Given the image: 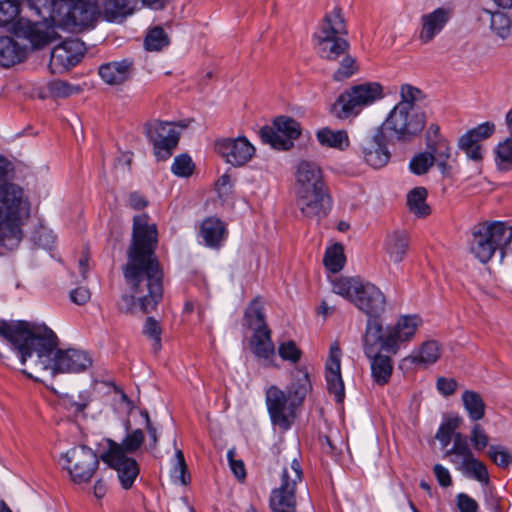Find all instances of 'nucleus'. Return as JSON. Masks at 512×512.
<instances>
[{
  "instance_id": "obj_1",
  "label": "nucleus",
  "mask_w": 512,
  "mask_h": 512,
  "mask_svg": "<svg viewBox=\"0 0 512 512\" xmlns=\"http://www.w3.org/2000/svg\"><path fill=\"white\" fill-rule=\"evenodd\" d=\"M157 228L148 224L146 214L133 219L132 241L127 250L123 276L129 294L121 296L118 308L125 314L154 311L163 297V272L155 254Z\"/></svg>"
},
{
  "instance_id": "obj_2",
  "label": "nucleus",
  "mask_w": 512,
  "mask_h": 512,
  "mask_svg": "<svg viewBox=\"0 0 512 512\" xmlns=\"http://www.w3.org/2000/svg\"><path fill=\"white\" fill-rule=\"evenodd\" d=\"M0 336L17 353L28 369L23 373L37 379L34 373L50 371L56 373H79L92 364L89 355L81 350H57L56 334L44 324L29 321L0 320Z\"/></svg>"
},
{
  "instance_id": "obj_3",
  "label": "nucleus",
  "mask_w": 512,
  "mask_h": 512,
  "mask_svg": "<svg viewBox=\"0 0 512 512\" xmlns=\"http://www.w3.org/2000/svg\"><path fill=\"white\" fill-rule=\"evenodd\" d=\"M125 429L126 435L121 442L107 439L108 448L101 454L100 459L117 472L121 487L130 489L139 475L140 468L129 454L141 449L145 435L140 428L132 429L129 422L125 423Z\"/></svg>"
},
{
  "instance_id": "obj_4",
  "label": "nucleus",
  "mask_w": 512,
  "mask_h": 512,
  "mask_svg": "<svg viewBox=\"0 0 512 512\" xmlns=\"http://www.w3.org/2000/svg\"><path fill=\"white\" fill-rule=\"evenodd\" d=\"M332 290L348 299L371 319L377 318L385 311L384 294L370 282H364L359 278L338 277L332 282Z\"/></svg>"
},
{
  "instance_id": "obj_5",
  "label": "nucleus",
  "mask_w": 512,
  "mask_h": 512,
  "mask_svg": "<svg viewBox=\"0 0 512 512\" xmlns=\"http://www.w3.org/2000/svg\"><path fill=\"white\" fill-rule=\"evenodd\" d=\"M347 27L340 8L327 13L314 34L315 49L318 55L328 61H337L349 52L350 44L345 38Z\"/></svg>"
},
{
  "instance_id": "obj_6",
  "label": "nucleus",
  "mask_w": 512,
  "mask_h": 512,
  "mask_svg": "<svg viewBox=\"0 0 512 512\" xmlns=\"http://www.w3.org/2000/svg\"><path fill=\"white\" fill-rule=\"evenodd\" d=\"M512 242V227L504 222H483L471 230L469 250L481 263H488L497 250Z\"/></svg>"
},
{
  "instance_id": "obj_7",
  "label": "nucleus",
  "mask_w": 512,
  "mask_h": 512,
  "mask_svg": "<svg viewBox=\"0 0 512 512\" xmlns=\"http://www.w3.org/2000/svg\"><path fill=\"white\" fill-rule=\"evenodd\" d=\"M55 10H48L46 20L66 29H85L93 27L101 14L103 5L98 0H69L56 2Z\"/></svg>"
},
{
  "instance_id": "obj_8",
  "label": "nucleus",
  "mask_w": 512,
  "mask_h": 512,
  "mask_svg": "<svg viewBox=\"0 0 512 512\" xmlns=\"http://www.w3.org/2000/svg\"><path fill=\"white\" fill-rule=\"evenodd\" d=\"M383 97L384 89L378 82L353 85L339 95L332 112L340 119L356 117L365 107L373 105Z\"/></svg>"
},
{
  "instance_id": "obj_9",
  "label": "nucleus",
  "mask_w": 512,
  "mask_h": 512,
  "mask_svg": "<svg viewBox=\"0 0 512 512\" xmlns=\"http://www.w3.org/2000/svg\"><path fill=\"white\" fill-rule=\"evenodd\" d=\"M426 125V115L418 109L394 106L379 127L390 139L409 142L422 132Z\"/></svg>"
},
{
  "instance_id": "obj_10",
  "label": "nucleus",
  "mask_w": 512,
  "mask_h": 512,
  "mask_svg": "<svg viewBox=\"0 0 512 512\" xmlns=\"http://www.w3.org/2000/svg\"><path fill=\"white\" fill-rule=\"evenodd\" d=\"M302 476L301 465L293 458L290 467L282 470L280 486L271 492L269 506L272 512H296V486Z\"/></svg>"
},
{
  "instance_id": "obj_11",
  "label": "nucleus",
  "mask_w": 512,
  "mask_h": 512,
  "mask_svg": "<svg viewBox=\"0 0 512 512\" xmlns=\"http://www.w3.org/2000/svg\"><path fill=\"white\" fill-rule=\"evenodd\" d=\"M62 467L76 483L89 482L99 467V457L89 447L80 445L69 449L60 458Z\"/></svg>"
},
{
  "instance_id": "obj_12",
  "label": "nucleus",
  "mask_w": 512,
  "mask_h": 512,
  "mask_svg": "<svg viewBox=\"0 0 512 512\" xmlns=\"http://www.w3.org/2000/svg\"><path fill=\"white\" fill-rule=\"evenodd\" d=\"M145 134L153 143L156 158L161 161L170 158L180 138L174 123L160 120L149 121L145 125Z\"/></svg>"
},
{
  "instance_id": "obj_13",
  "label": "nucleus",
  "mask_w": 512,
  "mask_h": 512,
  "mask_svg": "<svg viewBox=\"0 0 512 512\" xmlns=\"http://www.w3.org/2000/svg\"><path fill=\"white\" fill-rule=\"evenodd\" d=\"M295 194V205L301 216L319 223L332 209V198L328 188L316 189Z\"/></svg>"
},
{
  "instance_id": "obj_14",
  "label": "nucleus",
  "mask_w": 512,
  "mask_h": 512,
  "mask_svg": "<svg viewBox=\"0 0 512 512\" xmlns=\"http://www.w3.org/2000/svg\"><path fill=\"white\" fill-rule=\"evenodd\" d=\"M259 134L263 143L275 149L288 150L293 146V140L300 136L301 127L295 119L279 116L274 120L273 127L264 126Z\"/></svg>"
},
{
  "instance_id": "obj_15",
  "label": "nucleus",
  "mask_w": 512,
  "mask_h": 512,
  "mask_svg": "<svg viewBox=\"0 0 512 512\" xmlns=\"http://www.w3.org/2000/svg\"><path fill=\"white\" fill-rule=\"evenodd\" d=\"M215 150L226 163L234 167L246 165L255 154V147L243 136L218 139Z\"/></svg>"
},
{
  "instance_id": "obj_16",
  "label": "nucleus",
  "mask_w": 512,
  "mask_h": 512,
  "mask_svg": "<svg viewBox=\"0 0 512 512\" xmlns=\"http://www.w3.org/2000/svg\"><path fill=\"white\" fill-rule=\"evenodd\" d=\"M294 177V193L328 188L322 168L315 161H299L295 167Z\"/></svg>"
},
{
  "instance_id": "obj_17",
  "label": "nucleus",
  "mask_w": 512,
  "mask_h": 512,
  "mask_svg": "<svg viewBox=\"0 0 512 512\" xmlns=\"http://www.w3.org/2000/svg\"><path fill=\"white\" fill-rule=\"evenodd\" d=\"M85 52L84 43L79 39H68L54 47L51 52L50 67L69 70L76 66Z\"/></svg>"
},
{
  "instance_id": "obj_18",
  "label": "nucleus",
  "mask_w": 512,
  "mask_h": 512,
  "mask_svg": "<svg viewBox=\"0 0 512 512\" xmlns=\"http://www.w3.org/2000/svg\"><path fill=\"white\" fill-rule=\"evenodd\" d=\"M388 141H393V139H390L383 130L378 128L375 134L364 142L362 153L369 166L379 169L389 162L391 154L387 148Z\"/></svg>"
},
{
  "instance_id": "obj_19",
  "label": "nucleus",
  "mask_w": 512,
  "mask_h": 512,
  "mask_svg": "<svg viewBox=\"0 0 512 512\" xmlns=\"http://www.w3.org/2000/svg\"><path fill=\"white\" fill-rule=\"evenodd\" d=\"M266 403L273 424L283 429L290 427L287 412H292L295 407L290 406L289 394L277 386H271L266 391Z\"/></svg>"
},
{
  "instance_id": "obj_20",
  "label": "nucleus",
  "mask_w": 512,
  "mask_h": 512,
  "mask_svg": "<svg viewBox=\"0 0 512 512\" xmlns=\"http://www.w3.org/2000/svg\"><path fill=\"white\" fill-rule=\"evenodd\" d=\"M420 324L421 319L416 315L400 317L397 323L386 331L385 346L388 352L397 353L402 343L413 338Z\"/></svg>"
},
{
  "instance_id": "obj_21",
  "label": "nucleus",
  "mask_w": 512,
  "mask_h": 512,
  "mask_svg": "<svg viewBox=\"0 0 512 512\" xmlns=\"http://www.w3.org/2000/svg\"><path fill=\"white\" fill-rule=\"evenodd\" d=\"M341 349L337 343L330 347L329 356L326 361V383L330 394L335 400L341 403L345 398L344 382L341 376Z\"/></svg>"
},
{
  "instance_id": "obj_22",
  "label": "nucleus",
  "mask_w": 512,
  "mask_h": 512,
  "mask_svg": "<svg viewBox=\"0 0 512 512\" xmlns=\"http://www.w3.org/2000/svg\"><path fill=\"white\" fill-rule=\"evenodd\" d=\"M451 17L450 9L440 7L421 16L419 39L422 43H430L438 35Z\"/></svg>"
},
{
  "instance_id": "obj_23",
  "label": "nucleus",
  "mask_w": 512,
  "mask_h": 512,
  "mask_svg": "<svg viewBox=\"0 0 512 512\" xmlns=\"http://www.w3.org/2000/svg\"><path fill=\"white\" fill-rule=\"evenodd\" d=\"M22 189L12 183H0V222L19 218Z\"/></svg>"
},
{
  "instance_id": "obj_24",
  "label": "nucleus",
  "mask_w": 512,
  "mask_h": 512,
  "mask_svg": "<svg viewBox=\"0 0 512 512\" xmlns=\"http://www.w3.org/2000/svg\"><path fill=\"white\" fill-rule=\"evenodd\" d=\"M134 71V62L131 59H122L105 63L99 67L101 79L108 85H121L128 81Z\"/></svg>"
},
{
  "instance_id": "obj_25",
  "label": "nucleus",
  "mask_w": 512,
  "mask_h": 512,
  "mask_svg": "<svg viewBox=\"0 0 512 512\" xmlns=\"http://www.w3.org/2000/svg\"><path fill=\"white\" fill-rule=\"evenodd\" d=\"M385 342L386 333L383 334L382 325L378 322L377 318H368L366 332L363 337L365 355L367 357L375 356V354H380L381 350L388 352Z\"/></svg>"
},
{
  "instance_id": "obj_26",
  "label": "nucleus",
  "mask_w": 512,
  "mask_h": 512,
  "mask_svg": "<svg viewBox=\"0 0 512 512\" xmlns=\"http://www.w3.org/2000/svg\"><path fill=\"white\" fill-rule=\"evenodd\" d=\"M199 234L206 246L218 248L225 240L227 231L225 224L216 217H208L201 223Z\"/></svg>"
},
{
  "instance_id": "obj_27",
  "label": "nucleus",
  "mask_w": 512,
  "mask_h": 512,
  "mask_svg": "<svg viewBox=\"0 0 512 512\" xmlns=\"http://www.w3.org/2000/svg\"><path fill=\"white\" fill-rule=\"evenodd\" d=\"M408 248V237L404 232L395 231L388 234L384 242V250L394 263H400L404 259Z\"/></svg>"
},
{
  "instance_id": "obj_28",
  "label": "nucleus",
  "mask_w": 512,
  "mask_h": 512,
  "mask_svg": "<svg viewBox=\"0 0 512 512\" xmlns=\"http://www.w3.org/2000/svg\"><path fill=\"white\" fill-rule=\"evenodd\" d=\"M454 465L463 475L488 484L489 474L487 468L483 462L474 457V454L465 459H455Z\"/></svg>"
},
{
  "instance_id": "obj_29",
  "label": "nucleus",
  "mask_w": 512,
  "mask_h": 512,
  "mask_svg": "<svg viewBox=\"0 0 512 512\" xmlns=\"http://www.w3.org/2000/svg\"><path fill=\"white\" fill-rule=\"evenodd\" d=\"M25 50L9 36L0 37V66L8 68L22 61Z\"/></svg>"
},
{
  "instance_id": "obj_30",
  "label": "nucleus",
  "mask_w": 512,
  "mask_h": 512,
  "mask_svg": "<svg viewBox=\"0 0 512 512\" xmlns=\"http://www.w3.org/2000/svg\"><path fill=\"white\" fill-rule=\"evenodd\" d=\"M368 358L370 359L371 375L374 382L380 386L386 385L393 372L391 358L383 354H375V356Z\"/></svg>"
},
{
  "instance_id": "obj_31",
  "label": "nucleus",
  "mask_w": 512,
  "mask_h": 512,
  "mask_svg": "<svg viewBox=\"0 0 512 512\" xmlns=\"http://www.w3.org/2000/svg\"><path fill=\"white\" fill-rule=\"evenodd\" d=\"M311 388L308 373L298 371L288 386V394L290 397V406L296 407L300 405Z\"/></svg>"
},
{
  "instance_id": "obj_32",
  "label": "nucleus",
  "mask_w": 512,
  "mask_h": 512,
  "mask_svg": "<svg viewBox=\"0 0 512 512\" xmlns=\"http://www.w3.org/2000/svg\"><path fill=\"white\" fill-rule=\"evenodd\" d=\"M17 221L18 218H9L0 222V245L9 250L16 248L22 239V233Z\"/></svg>"
},
{
  "instance_id": "obj_33",
  "label": "nucleus",
  "mask_w": 512,
  "mask_h": 512,
  "mask_svg": "<svg viewBox=\"0 0 512 512\" xmlns=\"http://www.w3.org/2000/svg\"><path fill=\"white\" fill-rule=\"evenodd\" d=\"M251 346L253 353L258 358L268 359L270 356H272L274 354L275 348L271 340L270 329H262L260 331L254 332L251 340Z\"/></svg>"
},
{
  "instance_id": "obj_34",
  "label": "nucleus",
  "mask_w": 512,
  "mask_h": 512,
  "mask_svg": "<svg viewBox=\"0 0 512 512\" xmlns=\"http://www.w3.org/2000/svg\"><path fill=\"white\" fill-rule=\"evenodd\" d=\"M441 356L440 344L430 340L424 342L419 350L410 356L411 362L428 366L434 364Z\"/></svg>"
},
{
  "instance_id": "obj_35",
  "label": "nucleus",
  "mask_w": 512,
  "mask_h": 512,
  "mask_svg": "<svg viewBox=\"0 0 512 512\" xmlns=\"http://www.w3.org/2000/svg\"><path fill=\"white\" fill-rule=\"evenodd\" d=\"M319 143L323 146L343 150L349 146V137L345 130L334 131L328 127L320 129L317 134Z\"/></svg>"
},
{
  "instance_id": "obj_36",
  "label": "nucleus",
  "mask_w": 512,
  "mask_h": 512,
  "mask_svg": "<svg viewBox=\"0 0 512 512\" xmlns=\"http://www.w3.org/2000/svg\"><path fill=\"white\" fill-rule=\"evenodd\" d=\"M103 5V14L106 20L116 22L132 14L127 0H98Z\"/></svg>"
},
{
  "instance_id": "obj_37",
  "label": "nucleus",
  "mask_w": 512,
  "mask_h": 512,
  "mask_svg": "<svg viewBox=\"0 0 512 512\" xmlns=\"http://www.w3.org/2000/svg\"><path fill=\"white\" fill-rule=\"evenodd\" d=\"M18 25L19 29L23 31L25 38H27L35 48L43 47L51 41L49 34L43 32L37 22L26 21L24 23L20 20Z\"/></svg>"
},
{
  "instance_id": "obj_38",
  "label": "nucleus",
  "mask_w": 512,
  "mask_h": 512,
  "mask_svg": "<svg viewBox=\"0 0 512 512\" xmlns=\"http://www.w3.org/2000/svg\"><path fill=\"white\" fill-rule=\"evenodd\" d=\"M462 401L471 420H481L485 415V403L479 393L467 390L462 394Z\"/></svg>"
},
{
  "instance_id": "obj_39",
  "label": "nucleus",
  "mask_w": 512,
  "mask_h": 512,
  "mask_svg": "<svg viewBox=\"0 0 512 512\" xmlns=\"http://www.w3.org/2000/svg\"><path fill=\"white\" fill-rule=\"evenodd\" d=\"M427 153L444 173L447 169V161L451 155V148L445 139L426 144Z\"/></svg>"
},
{
  "instance_id": "obj_40",
  "label": "nucleus",
  "mask_w": 512,
  "mask_h": 512,
  "mask_svg": "<svg viewBox=\"0 0 512 512\" xmlns=\"http://www.w3.org/2000/svg\"><path fill=\"white\" fill-rule=\"evenodd\" d=\"M263 305L259 299H254L245 310V319L250 329L254 332L269 329L265 322Z\"/></svg>"
},
{
  "instance_id": "obj_41",
  "label": "nucleus",
  "mask_w": 512,
  "mask_h": 512,
  "mask_svg": "<svg viewBox=\"0 0 512 512\" xmlns=\"http://www.w3.org/2000/svg\"><path fill=\"white\" fill-rule=\"evenodd\" d=\"M427 190L424 187H416L408 193L407 204L411 212L418 217L430 214V208L425 203Z\"/></svg>"
},
{
  "instance_id": "obj_42",
  "label": "nucleus",
  "mask_w": 512,
  "mask_h": 512,
  "mask_svg": "<svg viewBox=\"0 0 512 512\" xmlns=\"http://www.w3.org/2000/svg\"><path fill=\"white\" fill-rule=\"evenodd\" d=\"M323 262L325 267L333 272H339L345 263L344 250L341 244H334L329 247L324 255Z\"/></svg>"
},
{
  "instance_id": "obj_43",
  "label": "nucleus",
  "mask_w": 512,
  "mask_h": 512,
  "mask_svg": "<svg viewBox=\"0 0 512 512\" xmlns=\"http://www.w3.org/2000/svg\"><path fill=\"white\" fill-rule=\"evenodd\" d=\"M490 13V28L492 32L501 39H506L511 33V19L503 12Z\"/></svg>"
},
{
  "instance_id": "obj_44",
  "label": "nucleus",
  "mask_w": 512,
  "mask_h": 512,
  "mask_svg": "<svg viewBox=\"0 0 512 512\" xmlns=\"http://www.w3.org/2000/svg\"><path fill=\"white\" fill-rule=\"evenodd\" d=\"M473 455L466 437L461 433H456L453 436V446L445 452L446 457H450L451 462L454 464L455 459H465Z\"/></svg>"
},
{
  "instance_id": "obj_45",
  "label": "nucleus",
  "mask_w": 512,
  "mask_h": 512,
  "mask_svg": "<svg viewBox=\"0 0 512 512\" xmlns=\"http://www.w3.org/2000/svg\"><path fill=\"white\" fill-rule=\"evenodd\" d=\"M144 45L148 51H160L169 45V38L162 27H154L147 33Z\"/></svg>"
},
{
  "instance_id": "obj_46",
  "label": "nucleus",
  "mask_w": 512,
  "mask_h": 512,
  "mask_svg": "<svg viewBox=\"0 0 512 512\" xmlns=\"http://www.w3.org/2000/svg\"><path fill=\"white\" fill-rule=\"evenodd\" d=\"M338 69L333 74L335 81H343L353 76L358 71L356 59L346 52L340 57Z\"/></svg>"
},
{
  "instance_id": "obj_47",
  "label": "nucleus",
  "mask_w": 512,
  "mask_h": 512,
  "mask_svg": "<svg viewBox=\"0 0 512 512\" xmlns=\"http://www.w3.org/2000/svg\"><path fill=\"white\" fill-rule=\"evenodd\" d=\"M495 153L496 164L501 169H512V135L497 145Z\"/></svg>"
},
{
  "instance_id": "obj_48",
  "label": "nucleus",
  "mask_w": 512,
  "mask_h": 512,
  "mask_svg": "<svg viewBox=\"0 0 512 512\" xmlns=\"http://www.w3.org/2000/svg\"><path fill=\"white\" fill-rule=\"evenodd\" d=\"M459 423L460 420L458 418H450L440 425L435 438L441 443L443 448H446L451 442L454 434H456L455 430L458 428Z\"/></svg>"
},
{
  "instance_id": "obj_49",
  "label": "nucleus",
  "mask_w": 512,
  "mask_h": 512,
  "mask_svg": "<svg viewBox=\"0 0 512 512\" xmlns=\"http://www.w3.org/2000/svg\"><path fill=\"white\" fill-rule=\"evenodd\" d=\"M401 100L395 106H403L406 109H416L415 103L421 98L422 92L420 89L404 84L400 89Z\"/></svg>"
},
{
  "instance_id": "obj_50",
  "label": "nucleus",
  "mask_w": 512,
  "mask_h": 512,
  "mask_svg": "<svg viewBox=\"0 0 512 512\" xmlns=\"http://www.w3.org/2000/svg\"><path fill=\"white\" fill-rule=\"evenodd\" d=\"M195 165L191 157L187 154H181L175 157L171 171L178 177H189L193 174Z\"/></svg>"
},
{
  "instance_id": "obj_51",
  "label": "nucleus",
  "mask_w": 512,
  "mask_h": 512,
  "mask_svg": "<svg viewBox=\"0 0 512 512\" xmlns=\"http://www.w3.org/2000/svg\"><path fill=\"white\" fill-rule=\"evenodd\" d=\"M459 148L465 152L466 156L476 162L483 159V149L480 143L461 136L458 142Z\"/></svg>"
},
{
  "instance_id": "obj_52",
  "label": "nucleus",
  "mask_w": 512,
  "mask_h": 512,
  "mask_svg": "<svg viewBox=\"0 0 512 512\" xmlns=\"http://www.w3.org/2000/svg\"><path fill=\"white\" fill-rule=\"evenodd\" d=\"M48 90L56 98H66L80 92V87L73 86L62 80H54L48 84Z\"/></svg>"
},
{
  "instance_id": "obj_53",
  "label": "nucleus",
  "mask_w": 512,
  "mask_h": 512,
  "mask_svg": "<svg viewBox=\"0 0 512 512\" xmlns=\"http://www.w3.org/2000/svg\"><path fill=\"white\" fill-rule=\"evenodd\" d=\"M434 164L431 156L426 152H421L415 155L409 164L411 171L414 174L422 175L428 172L429 168Z\"/></svg>"
},
{
  "instance_id": "obj_54",
  "label": "nucleus",
  "mask_w": 512,
  "mask_h": 512,
  "mask_svg": "<svg viewBox=\"0 0 512 512\" xmlns=\"http://www.w3.org/2000/svg\"><path fill=\"white\" fill-rule=\"evenodd\" d=\"M187 465L185 462L184 454L180 449L175 452V463L171 471V477L175 483L185 485Z\"/></svg>"
},
{
  "instance_id": "obj_55",
  "label": "nucleus",
  "mask_w": 512,
  "mask_h": 512,
  "mask_svg": "<svg viewBox=\"0 0 512 512\" xmlns=\"http://www.w3.org/2000/svg\"><path fill=\"white\" fill-rule=\"evenodd\" d=\"M161 332L159 322L153 317H148L143 326V334L154 341L155 350H159L161 347Z\"/></svg>"
},
{
  "instance_id": "obj_56",
  "label": "nucleus",
  "mask_w": 512,
  "mask_h": 512,
  "mask_svg": "<svg viewBox=\"0 0 512 512\" xmlns=\"http://www.w3.org/2000/svg\"><path fill=\"white\" fill-rule=\"evenodd\" d=\"M495 132V124L493 122H484L477 127L469 130L463 136L468 137V139L480 142L485 140L493 135Z\"/></svg>"
},
{
  "instance_id": "obj_57",
  "label": "nucleus",
  "mask_w": 512,
  "mask_h": 512,
  "mask_svg": "<svg viewBox=\"0 0 512 512\" xmlns=\"http://www.w3.org/2000/svg\"><path fill=\"white\" fill-rule=\"evenodd\" d=\"M19 13V4L0 0V26L11 23Z\"/></svg>"
},
{
  "instance_id": "obj_58",
  "label": "nucleus",
  "mask_w": 512,
  "mask_h": 512,
  "mask_svg": "<svg viewBox=\"0 0 512 512\" xmlns=\"http://www.w3.org/2000/svg\"><path fill=\"white\" fill-rule=\"evenodd\" d=\"M488 455L491 460L499 467H508L512 462L511 455L500 446H490Z\"/></svg>"
},
{
  "instance_id": "obj_59",
  "label": "nucleus",
  "mask_w": 512,
  "mask_h": 512,
  "mask_svg": "<svg viewBox=\"0 0 512 512\" xmlns=\"http://www.w3.org/2000/svg\"><path fill=\"white\" fill-rule=\"evenodd\" d=\"M278 352L283 360H289L293 363L297 362L301 357V351L293 341L280 344Z\"/></svg>"
},
{
  "instance_id": "obj_60",
  "label": "nucleus",
  "mask_w": 512,
  "mask_h": 512,
  "mask_svg": "<svg viewBox=\"0 0 512 512\" xmlns=\"http://www.w3.org/2000/svg\"><path fill=\"white\" fill-rule=\"evenodd\" d=\"M470 439L474 449L477 451H482L489 442L488 435L479 424L474 425L472 428Z\"/></svg>"
},
{
  "instance_id": "obj_61",
  "label": "nucleus",
  "mask_w": 512,
  "mask_h": 512,
  "mask_svg": "<svg viewBox=\"0 0 512 512\" xmlns=\"http://www.w3.org/2000/svg\"><path fill=\"white\" fill-rule=\"evenodd\" d=\"M64 0H37V2L29 4L30 9L34 10L35 13L46 20V17L48 16V10H55L56 2H63Z\"/></svg>"
},
{
  "instance_id": "obj_62",
  "label": "nucleus",
  "mask_w": 512,
  "mask_h": 512,
  "mask_svg": "<svg viewBox=\"0 0 512 512\" xmlns=\"http://www.w3.org/2000/svg\"><path fill=\"white\" fill-rule=\"evenodd\" d=\"M457 506L460 512H478V503L469 495L460 493L457 495Z\"/></svg>"
},
{
  "instance_id": "obj_63",
  "label": "nucleus",
  "mask_w": 512,
  "mask_h": 512,
  "mask_svg": "<svg viewBox=\"0 0 512 512\" xmlns=\"http://www.w3.org/2000/svg\"><path fill=\"white\" fill-rule=\"evenodd\" d=\"M34 241L39 247L49 249L55 241V236L46 228H40L34 236Z\"/></svg>"
},
{
  "instance_id": "obj_64",
  "label": "nucleus",
  "mask_w": 512,
  "mask_h": 512,
  "mask_svg": "<svg viewBox=\"0 0 512 512\" xmlns=\"http://www.w3.org/2000/svg\"><path fill=\"white\" fill-rule=\"evenodd\" d=\"M88 401L86 399H81L80 401H75L72 396L66 395L62 398V406L72 411L75 414H78L87 407Z\"/></svg>"
}]
</instances>
